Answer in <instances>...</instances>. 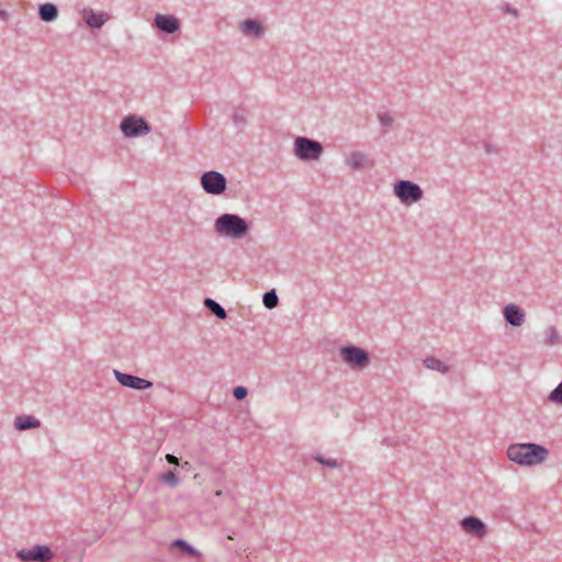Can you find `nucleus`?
Here are the masks:
<instances>
[{
  "mask_svg": "<svg viewBox=\"0 0 562 562\" xmlns=\"http://www.w3.org/2000/svg\"><path fill=\"white\" fill-rule=\"evenodd\" d=\"M549 450L538 443H513L507 449V457L524 467H535L543 463L549 457Z\"/></svg>",
  "mask_w": 562,
  "mask_h": 562,
  "instance_id": "f257e3e1",
  "label": "nucleus"
},
{
  "mask_svg": "<svg viewBox=\"0 0 562 562\" xmlns=\"http://www.w3.org/2000/svg\"><path fill=\"white\" fill-rule=\"evenodd\" d=\"M214 229L220 236L240 239L248 234L249 224L237 214L224 213L215 220Z\"/></svg>",
  "mask_w": 562,
  "mask_h": 562,
  "instance_id": "f03ea898",
  "label": "nucleus"
},
{
  "mask_svg": "<svg viewBox=\"0 0 562 562\" xmlns=\"http://www.w3.org/2000/svg\"><path fill=\"white\" fill-rule=\"evenodd\" d=\"M323 151V145L315 139L304 136L294 139V154L301 160H318Z\"/></svg>",
  "mask_w": 562,
  "mask_h": 562,
  "instance_id": "7ed1b4c3",
  "label": "nucleus"
},
{
  "mask_svg": "<svg viewBox=\"0 0 562 562\" xmlns=\"http://www.w3.org/2000/svg\"><path fill=\"white\" fill-rule=\"evenodd\" d=\"M394 194L405 205L420 201L424 196L423 189L409 180H400L394 184Z\"/></svg>",
  "mask_w": 562,
  "mask_h": 562,
  "instance_id": "20e7f679",
  "label": "nucleus"
},
{
  "mask_svg": "<svg viewBox=\"0 0 562 562\" xmlns=\"http://www.w3.org/2000/svg\"><path fill=\"white\" fill-rule=\"evenodd\" d=\"M342 360L353 370H362L370 363L369 353L357 346H345L340 349Z\"/></svg>",
  "mask_w": 562,
  "mask_h": 562,
  "instance_id": "39448f33",
  "label": "nucleus"
},
{
  "mask_svg": "<svg viewBox=\"0 0 562 562\" xmlns=\"http://www.w3.org/2000/svg\"><path fill=\"white\" fill-rule=\"evenodd\" d=\"M201 186L209 194L220 195L226 190V178L217 171H206L201 176Z\"/></svg>",
  "mask_w": 562,
  "mask_h": 562,
  "instance_id": "423d86ee",
  "label": "nucleus"
},
{
  "mask_svg": "<svg viewBox=\"0 0 562 562\" xmlns=\"http://www.w3.org/2000/svg\"><path fill=\"white\" fill-rule=\"evenodd\" d=\"M121 130L126 137H136L148 134L150 126L143 117L128 115L121 122Z\"/></svg>",
  "mask_w": 562,
  "mask_h": 562,
  "instance_id": "0eeeda50",
  "label": "nucleus"
},
{
  "mask_svg": "<svg viewBox=\"0 0 562 562\" xmlns=\"http://www.w3.org/2000/svg\"><path fill=\"white\" fill-rule=\"evenodd\" d=\"M16 558L22 562H49L53 559L52 550L46 546H34L30 550H19Z\"/></svg>",
  "mask_w": 562,
  "mask_h": 562,
  "instance_id": "6e6552de",
  "label": "nucleus"
},
{
  "mask_svg": "<svg viewBox=\"0 0 562 562\" xmlns=\"http://www.w3.org/2000/svg\"><path fill=\"white\" fill-rule=\"evenodd\" d=\"M114 375L119 383L130 389L146 390L153 386V382L133 374L123 373L121 371L114 370Z\"/></svg>",
  "mask_w": 562,
  "mask_h": 562,
  "instance_id": "1a4fd4ad",
  "label": "nucleus"
},
{
  "mask_svg": "<svg viewBox=\"0 0 562 562\" xmlns=\"http://www.w3.org/2000/svg\"><path fill=\"white\" fill-rule=\"evenodd\" d=\"M461 528L469 535L477 537L480 539L484 538L487 533L486 525L475 516H469L461 520Z\"/></svg>",
  "mask_w": 562,
  "mask_h": 562,
  "instance_id": "9d476101",
  "label": "nucleus"
},
{
  "mask_svg": "<svg viewBox=\"0 0 562 562\" xmlns=\"http://www.w3.org/2000/svg\"><path fill=\"white\" fill-rule=\"evenodd\" d=\"M154 26L167 34H173L180 29V21L175 15L156 14Z\"/></svg>",
  "mask_w": 562,
  "mask_h": 562,
  "instance_id": "9b49d317",
  "label": "nucleus"
},
{
  "mask_svg": "<svg viewBox=\"0 0 562 562\" xmlns=\"http://www.w3.org/2000/svg\"><path fill=\"white\" fill-rule=\"evenodd\" d=\"M345 162L353 171L371 168L374 166V161L370 159L367 154L357 150L350 153L346 157Z\"/></svg>",
  "mask_w": 562,
  "mask_h": 562,
  "instance_id": "f8f14e48",
  "label": "nucleus"
},
{
  "mask_svg": "<svg viewBox=\"0 0 562 562\" xmlns=\"http://www.w3.org/2000/svg\"><path fill=\"white\" fill-rule=\"evenodd\" d=\"M82 20L91 29H100L110 20V14L106 12L95 13L91 8H83L81 11Z\"/></svg>",
  "mask_w": 562,
  "mask_h": 562,
  "instance_id": "ddd939ff",
  "label": "nucleus"
},
{
  "mask_svg": "<svg viewBox=\"0 0 562 562\" xmlns=\"http://www.w3.org/2000/svg\"><path fill=\"white\" fill-rule=\"evenodd\" d=\"M503 314L506 322L513 326H521L525 322L524 311L515 304L506 305L503 310Z\"/></svg>",
  "mask_w": 562,
  "mask_h": 562,
  "instance_id": "4468645a",
  "label": "nucleus"
},
{
  "mask_svg": "<svg viewBox=\"0 0 562 562\" xmlns=\"http://www.w3.org/2000/svg\"><path fill=\"white\" fill-rule=\"evenodd\" d=\"M239 30L246 36H254L256 38H261L265 34V27L262 24L254 19H247L239 24Z\"/></svg>",
  "mask_w": 562,
  "mask_h": 562,
  "instance_id": "2eb2a0df",
  "label": "nucleus"
},
{
  "mask_svg": "<svg viewBox=\"0 0 562 562\" xmlns=\"http://www.w3.org/2000/svg\"><path fill=\"white\" fill-rule=\"evenodd\" d=\"M14 426L18 430H29L41 427V422L34 416L21 415L15 417Z\"/></svg>",
  "mask_w": 562,
  "mask_h": 562,
  "instance_id": "dca6fc26",
  "label": "nucleus"
},
{
  "mask_svg": "<svg viewBox=\"0 0 562 562\" xmlns=\"http://www.w3.org/2000/svg\"><path fill=\"white\" fill-rule=\"evenodd\" d=\"M40 19L44 22H52L58 16V9L53 3H44L38 8Z\"/></svg>",
  "mask_w": 562,
  "mask_h": 562,
  "instance_id": "f3484780",
  "label": "nucleus"
},
{
  "mask_svg": "<svg viewBox=\"0 0 562 562\" xmlns=\"http://www.w3.org/2000/svg\"><path fill=\"white\" fill-rule=\"evenodd\" d=\"M170 549H177L183 554L194 557L198 559H201L202 557L198 550H195L192 546H190L187 541L182 539L173 540L170 544Z\"/></svg>",
  "mask_w": 562,
  "mask_h": 562,
  "instance_id": "a211bd4d",
  "label": "nucleus"
},
{
  "mask_svg": "<svg viewBox=\"0 0 562 562\" xmlns=\"http://www.w3.org/2000/svg\"><path fill=\"white\" fill-rule=\"evenodd\" d=\"M204 306L220 319H225L227 317L225 308L210 297L204 300Z\"/></svg>",
  "mask_w": 562,
  "mask_h": 562,
  "instance_id": "6ab92c4d",
  "label": "nucleus"
},
{
  "mask_svg": "<svg viewBox=\"0 0 562 562\" xmlns=\"http://www.w3.org/2000/svg\"><path fill=\"white\" fill-rule=\"evenodd\" d=\"M424 366L427 369L436 370V371H439L441 373H447L449 371V367L447 364H445L441 360H439V359H437L435 357H427L424 360Z\"/></svg>",
  "mask_w": 562,
  "mask_h": 562,
  "instance_id": "aec40b11",
  "label": "nucleus"
},
{
  "mask_svg": "<svg viewBox=\"0 0 562 562\" xmlns=\"http://www.w3.org/2000/svg\"><path fill=\"white\" fill-rule=\"evenodd\" d=\"M544 336H546L544 344L547 346H553L559 342L560 337H559V333L555 329V327L551 326V327L547 328L544 331Z\"/></svg>",
  "mask_w": 562,
  "mask_h": 562,
  "instance_id": "412c9836",
  "label": "nucleus"
},
{
  "mask_svg": "<svg viewBox=\"0 0 562 562\" xmlns=\"http://www.w3.org/2000/svg\"><path fill=\"white\" fill-rule=\"evenodd\" d=\"M159 480L171 487H175L179 484V477L173 471L161 473L159 475Z\"/></svg>",
  "mask_w": 562,
  "mask_h": 562,
  "instance_id": "4be33fe9",
  "label": "nucleus"
},
{
  "mask_svg": "<svg viewBox=\"0 0 562 562\" xmlns=\"http://www.w3.org/2000/svg\"><path fill=\"white\" fill-rule=\"evenodd\" d=\"M262 301L267 308H274L279 303V299H278V295L276 294L274 290L266 292L263 294Z\"/></svg>",
  "mask_w": 562,
  "mask_h": 562,
  "instance_id": "5701e85b",
  "label": "nucleus"
},
{
  "mask_svg": "<svg viewBox=\"0 0 562 562\" xmlns=\"http://www.w3.org/2000/svg\"><path fill=\"white\" fill-rule=\"evenodd\" d=\"M548 400L551 403L562 405V381L558 384V386L553 391H551V393L548 396Z\"/></svg>",
  "mask_w": 562,
  "mask_h": 562,
  "instance_id": "b1692460",
  "label": "nucleus"
},
{
  "mask_svg": "<svg viewBox=\"0 0 562 562\" xmlns=\"http://www.w3.org/2000/svg\"><path fill=\"white\" fill-rule=\"evenodd\" d=\"M378 119L381 125L384 127H390L394 122L393 116L389 112L379 113Z\"/></svg>",
  "mask_w": 562,
  "mask_h": 562,
  "instance_id": "393cba45",
  "label": "nucleus"
},
{
  "mask_svg": "<svg viewBox=\"0 0 562 562\" xmlns=\"http://www.w3.org/2000/svg\"><path fill=\"white\" fill-rule=\"evenodd\" d=\"M314 459L318 463H321L323 465H326V467H329V468H338L340 465L336 459H325L322 456H316Z\"/></svg>",
  "mask_w": 562,
  "mask_h": 562,
  "instance_id": "a878e982",
  "label": "nucleus"
},
{
  "mask_svg": "<svg viewBox=\"0 0 562 562\" xmlns=\"http://www.w3.org/2000/svg\"><path fill=\"white\" fill-rule=\"evenodd\" d=\"M248 394V390L245 386H236L233 390V395L236 400L241 401L244 400Z\"/></svg>",
  "mask_w": 562,
  "mask_h": 562,
  "instance_id": "bb28decb",
  "label": "nucleus"
},
{
  "mask_svg": "<svg viewBox=\"0 0 562 562\" xmlns=\"http://www.w3.org/2000/svg\"><path fill=\"white\" fill-rule=\"evenodd\" d=\"M502 11L505 12V13H510V14H514V15H517L518 12L516 9L512 8L510 4L508 3H504L502 7H501Z\"/></svg>",
  "mask_w": 562,
  "mask_h": 562,
  "instance_id": "cd10ccee",
  "label": "nucleus"
},
{
  "mask_svg": "<svg viewBox=\"0 0 562 562\" xmlns=\"http://www.w3.org/2000/svg\"><path fill=\"white\" fill-rule=\"evenodd\" d=\"M166 460H167V461H168V463H170V464L179 465V459H178L176 456H173V454H169V453H168V454L166 456Z\"/></svg>",
  "mask_w": 562,
  "mask_h": 562,
  "instance_id": "c85d7f7f",
  "label": "nucleus"
},
{
  "mask_svg": "<svg viewBox=\"0 0 562 562\" xmlns=\"http://www.w3.org/2000/svg\"><path fill=\"white\" fill-rule=\"evenodd\" d=\"M234 120H235L236 123H239V122L244 123L245 122V117L243 115H239L238 113H236L234 115Z\"/></svg>",
  "mask_w": 562,
  "mask_h": 562,
  "instance_id": "c756f323",
  "label": "nucleus"
},
{
  "mask_svg": "<svg viewBox=\"0 0 562 562\" xmlns=\"http://www.w3.org/2000/svg\"><path fill=\"white\" fill-rule=\"evenodd\" d=\"M0 18L2 20H7L8 19V13L5 11H3V10H0Z\"/></svg>",
  "mask_w": 562,
  "mask_h": 562,
  "instance_id": "7c9ffc66",
  "label": "nucleus"
},
{
  "mask_svg": "<svg viewBox=\"0 0 562 562\" xmlns=\"http://www.w3.org/2000/svg\"><path fill=\"white\" fill-rule=\"evenodd\" d=\"M182 468L189 469L190 468V463L188 461L183 462L182 463Z\"/></svg>",
  "mask_w": 562,
  "mask_h": 562,
  "instance_id": "2f4dec72",
  "label": "nucleus"
},
{
  "mask_svg": "<svg viewBox=\"0 0 562 562\" xmlns=\"http://www.w3.org/2000/svg\"><path fill=\"white\" fill-rule=\"evenodd\" d=\"M491 150H492V147H490L488 145H486V151H487V153H491Z\"/></svg>",
  "mask_w": 562,
  "mask_h": 562,
  "instance_id": "473e14b6",
  "label": "nucleus"
},
{
  "mask_svg": "<svg viewBox=\"0 0 562 562\" xmlns=\"http://www.w3.org/2000/svg\"><path fill=\"white\" fill-rule=\"evenodd\" d=\"M215 495L216 496H221L222 495V491H216Z\"/></svg>",
  "mask_w": 562,
  "mask_h": 562,
  "instance_id": "72a5a7b5",
  "label": "nucleus"
}]
</instances>
